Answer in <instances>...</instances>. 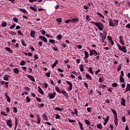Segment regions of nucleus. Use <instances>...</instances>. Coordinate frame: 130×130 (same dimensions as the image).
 Masks as SVG:
<instances>
[{"label":"nucleus","mask_w":130,"mask_h":130,"mask_svg":"<svg viewBox=\"0 0 130 130\" xmlns=\"http://www.w3.org/2000/svg\"><path fill=\"white\" fill-rule=\"evenodd\" d=\"M91 23L92 24H93V25L96 26V27H98L99 30H100V31H102V30H103V28H104V25L101 22H95L94 21H91Z\"/></svg>","instance_id":"1"},{"label":"nucleus","mask_w":130,"mask_h":130,"mask_svg":"<svg viewBox=\"0 0 130 130\" xmlns=\"http://www.w3.org/2000/svg\"><path fill=\"white\" fill-rule=\"evenodd\" d=\"M117 46L119 50H120L121 51H123L124 53H126V47L125 46H123L122 47H121V46H120V45L118 44Z\"/></svg>","instance_id":"2"},{"label":"nucleus","mask_w":130,"mask_h":130,"mask_svg":"<svg viewBox=\"0 0 130 130\" xmlns=\"http://www.w3.org/2000/svg\"><path fill=\"white\" fill-rule=\"evenodd\" d=\"M98 55V52H97V51H96V50L93 49V50H91L89 49V55H90V56H93V55Z\"/></svg>","instance_id":"3"},{"label":"nucleus","mask_w":130,"mask_h":130,"mask_svg":"<svg viewBox=\"0 0 130 130\" xmlns=\"http://www.w3.org/2000/svg\"><path fill=\"white\" fill-rule=\"evenodd\" d=\"M67 84L69 85V87L68 88L69 90L70 91H72V89H73V83L72 82L69 81H66Z\"/></svg>","instance_id":"4"},{"label":"nucleus","mask_w":130,"mask_h":130,"mask_svg":"<svg viewBox=\"0 0 130 130\" xmlns=\"http://www.w3.org/2000/svg\"><path fill=\"white\" fill-rule=\"evenodd\" d=\"M109 25L111 27H115V24H114V23H113V21H112L111 18H109Z\"/></svg>","instance_id":"5"},{"label":"nucleus","mask_w":130,"mask_h":130,"mask_svg":"<svg viewBox=\"0 0 130 130\" xmlns=\"http://www.w3.org/2000/svg\"><path fill=\"white\" fill-rule=\"evenodd\" d=\"M39 38L41 39V40H43L44 42H45L46 43H47V39L45 38V37L42 36H40Z\"/></svg>","instance_id":"6"},{"label":"nucleus","mask_w":130,"mask_h":130,"mask_svg":"<svg viewBox=\"0 0 130 130\" xmlns=\"http://www.w3.org/2000/svg\"><path fill=\"white\" fill-rule=\"evenodd\" d=\"M56 94V92H54L52 94H48L49 98H50V99H53V98H54V97H55Z\"/></svg>","instance_id":"7"},{"label":"nucleus","mask_w":130,"mask_h":130,"mask_svg":"<svg viewBox=\"0 0 130 130\" xmlns=\"http://www.w3.org/2000/svg\"><path fill=\"white\" fill-rule=\"evenodd\" d=\"M100 35L102 38V41H105V40L106 39V36H107V34H106V35H104L103 34L100 32Z\"/></svg>","instance_id":"8"},{"label":"nucleus","mask_w":130,"mask_h":130,"mask_svg":"<svg viewBox=\"0 0 130 130\" xmlns=\"http://www.w3.org/2000/svg\"><path fill=\"white\" fill-rule=\"evenodd\" d=\"M119 38L120 43L122 45H124V43L123 42V37H122V36H120Z\"/></svg>","instance_id":"9"},{"label":"nucleus","mask_w":130,"mask_h":130,"mask_svg":"<svg viewBox=\"0 0 130 130\" xmlns=\"http://www.w3.org/2000/svg\"><path fill=\"white\" fill-rule=\"evenodd\" d=\"M7 124L9 127H12L13 126L12 121L11 120H7Z\"/></svg>","instance_id":"10"},{"label":"nucleus","mask_w":130,"mask_h":130,"mask_svg":"<svg viewBox=\"0 0 130 130\" xmlns=\"http://www.w3.org/2000/svg\"><path fill=\"white\" fill-rule=\"evenodd\" d=\"M61 94H63V95L64 96V97H66L67 98H69V94H68V92L64 90H62L61 91Z\"/></svg>","instance_id":"11"},{"label":"nucleus","mask_w":130,"mask_h":130,"mask_svg":"<svg viewBox=\"0 0 130 130\" xmlns=\"http://www.w3.org/2000/svg\"><path fill=\"white\" fill-rule=\"evenodd\" d=\"M35 34H36V32H35V31L31 30L30 37H32V38H35Z\"/></svg>","instance_id":"12"},{"label":"nucleus","mask_w":130,"mask_h":130,"mask_svg":"<svg viewBox=\"0 0 130 130\" xmlns=\"http://www.w3.org/2000/svg\"><path fill=\"white\" fill-rule=\"evenodd\" d=\"M27 77V78H28V79H30V80L32 81V82H35V79L34 78V77L29 75H28Z\"/></svg>","instance_id":"13"},{"label":"nucleus","mask_w":130,"mask_h":130,"mask_svg":"<svg viewBox=\"0 0 130 130\" xmlns=\"http://www.w3.org/2000/svg\"><path fill=\"white\" fill-rule=\"evenodd\" d=\"M114 123L115 125L117 126L118 125V119L117 118V117H114Z\"/></svg>","instance_id":"14"},{"label":"nucleus","mask_w":130,"mask_h":130,"mask_svg":"<svg viewBox=\"0 0 130 130\" xmlns=\"http://www.w3.org/2000/svg\"><path fill=\"white\" fill-rule=\"evenodd\" d=\"M111 110L114 115V117H117V113H116V111L113 109H111Z\"/></svg>","instance_id":"15"},{"label":"nucleus","mask_w":130,"mask_h":130,"mask_svg":"<svg viewBox=\"0 0 130 130\" xmlns=\"http://www.w3.org/2000/svg\"><path fill=\"white\" fill-rule=\"evenodd\" d=\"M85 78H86L87 80H89L90 81L92 80V77H91V76H90V75H89V74L88 73L85 75Z\"/></svg>","instance_id":"16"},{"label":"nucleus","mask_w":130,"mask_h":130,"mask_svg":"<svg viewBox=\"0 0 130 130\" xmlns=\"http://www.w3.org/2000/svg\"><path fill=\"white\" fill-rule=\"evenodd\" d=\"M84 52L85 54V57H84V59H86L89 57V53L86 51H84Z\"/></svg>","instance_id":"17"},{"label":"nucleus","mask_w":130,"mask_h":130,"mask_svg":"<svg viewBox=\"0 0 130 130\" xmlns=\"http://www.w3.org/2000/svg\"><path fill=\"white\" fill-rule=\"evenodd\" d=\"M121 105L122 106H125V100L124 99H121Z\"/></svg>","instance_id":"18"},{"label":"nucleus","mask_w":130,"mask_h":130,"mask_svg":"<svg viewBox=\"0 0 130 130\" xmlns=\"http://www.w3.org/2000/svg\"><path fill=\"white\" fill-rule=\"evenodd\" d=\"M5 49L6 50H7V51H8V52H9L10 53H13V50L11 49L9 47H5Z\"/></svg>","instance_id":"19"},{"label":"nucleus","mask_w":130,"mask_h":130,"mask_svg":"<svg viewBox=\"0 0 130 130\" xmlns=\"http://www.w3.org/2000/svg\"><path fill=\"white\" fill-rule=\"evenodd\" d=\"M78 21L79 18H73L71 19V22H72V23H76V22H78Z\"/></svg>","instance_id":"20"},{"label":"nucleus","mask_w":130,"mask_h":130,"mask_svg":"<svg viewBox=\"0 0 130 130\" xmlns=\"http://www.w3.org/2000/svg\"><path fill=\"white\" fill-rule=\"evenodd\" d=\"M37 116V120L38 121L37 122V124H40V123L41 122V118L39 117L38 115Z\"/></svg>","instance_id":"21"},{"label":"nucleus","mask_w":130,"mask_h":130,"mask_svg":"<svg viewBox=\"0 0 130 130\" xmlns=\"http://www.w3.org/2000/svg\"><path fill=\"white\" fill-rule=\"evenodd\" d=\"M79 69H80V72H84V65H83L82 64H80L79 66Z\"/></svg>","instance_id":"22"},{"label":"nucleus","mask_w":130,"mask_h":130,"mask_svg":"<svg viewBox=\"0 0 130 130\" xmlns=\"http://www.w3.org/2000/svg\"><path fill=\"white\" fill-rule=\"evenodd\" d=\"M9 75H6L3 77L4 81H9Z\"/></svg>","instance_id":"23"},{"label":"nucleus","mask_w":130,"mask_h":130,"mask_svg":"<svg viewBox=\"0 0 130 130\" xmlns=\"http://www.w3.org/2000/svg\"><path fill=\"white\" fill-rule=\"evenodd\" d=\"M128 91H130V84H127L126 87V92H128Z\"/></svg>","instance_id":"24"},{"label":"nucleus","mask_w":130,"mask_h":130,"mask_svg":"<svg viewBox=\"0 0 130 130\" xmlns=\"http://www.w3.org/2000/svg\"><path fill=\"white\" fill-rule=\"evenodd\" d=\"M57 62H58V60H56L55 62L53 63L52 65V68H55V67H56L57 64Z\"/></svg>","instance_id":"25"},{"label":"nucleus","mask_w":130,"mask_h":130,"mask_svg":"<svg viewBox=\"0 0 130 130\" xmlns=\"http://www.w3.org/2000/svg\"><path fill=\"white\" fill-rule=\"evenodd\" d=\"M55 91H56V92H57L58 93H61V91H60V89L58 87L56 86L55 87Z\"/></svg>","instance_id":"26"},{"label":"nucleus","mask_w":130,"mask_h":130,"mask_svg":"<svg viewBox=\"0 0 130 130\" xmlns=\"http://www.w3.org/2000/svg\"><path fill=\"white\" fill-rule=\"evenodd\" d=\"M20 11L22 12V13H24L25 14H28V12L25 10V9L20 8L19 9Z\"/></svg>","instance_id":"27"},{"label":"nucleus","mask_w":130,"mask_h":130,"mask_svg":"<svg viewBox=\"0 0 130 130\" xmlns=\"http://www.w3.org/2000/svg\"><path fill=\"white\" fill-rule=\"evenodd\" d=\"M119 80L121 83H124V78H123L122 76H120Z\"/></svg>","instance_id":"28"},{"label":"nucleus","mask_w":130,"mask_h":130,"mask_svg":"<svg viewBox=\"0 0 130 130\" xmlns=\"http://www.w3.org/2000/svg\"><path fill=\"white\" fill-rule=\"evenodd\" d=\"M13 72L15 74H19V69L18 68H15L13 70Z\"/></svg>","instance_id":"29"},{"label":"nucleus","mask_w":130,"mask_h":130,"mask_svg":"<svg viewBox=\"0 0 130 130\" xmlns=\"http://www.w3.org/2000/svg\"><path fill=\"white\" fill-rule=\"evenodd\" d=\"M7 25H8V24L7 23V22L6 21L2 22V27H6Z\"/></svg>","instance_id":"30"},{"label":"nucleus","mask_w":130,"mask_h":130,"mask_svg":"<svg viewBox=\"0 0 130 130\" xmlns=\"http://www.w3.org/2000/svg\"><path fill=\"white\" fill-rule=\"evenodd\" d=\"M89 72L91 74V75L93 74V68L90 67L88 70Z\"/></svg>","instance_id":"31"},{"label":"nucleus","mask_w":130,"mask_h":130,"mask_svg":"<svg viewBox=\"0 0 130 130\" xmlns=\"http://www.w3.org/2000/svg\"><path fill=\"white\" fill-rule=\"evenodd\" d=\"M29 8L30 9V10H32V11H34V12H37V10L36 9V8H35V7H34L32 6H30Z\"/></svg>","instance_id":"32"},{"label":"nucleus","mask_w":130,"mask_h":130,"mask_svg":"<svg viewBox=\"0 0 130 130\" xmlns=\"http://www.w3.org/2000/svg\"><path fill=\"white\" fill-rule=\"evenodd\" d=\"M121 66H122V64L120 63L119 66L117 67V72H119L121 70Z\"/></svg>","instance_id":"33"},{"label":"nucleus","mask_w":130,"mask_h":130,"mask_svg":"<svg viewBox=\"0 0 130 130\" xmlns=\"http://www.w3.org/2000/svg\"><path fill=\"white\" fill-rule=\"evenodd\" d=\"M62 38V36H61V35H58L56 37V39H57V40H61Z\"/></svg>","instance_id":"34"},{"label":"nucleus","mask_w":130,"mask_h":130,"mask_svg":"<svg viewBox=\"0 0 130 130\" xmlns=\"http://www.w3.org/2000/svg\"><path fill=\"white\" fill-rule=\"evenodd\" d=\"M115 26H118V20H114Z\"/></svg>","instance_id":"35"},{"label":"nucleus","mask_w":130,"mask_h":130,"mask_svg":"<svg viewBox=\"0 0 130 130\" xmlns=\"http://www.w3.org/2000/svg\"><path fill=\"white\" fill-rule=\"evenodd\" d=\"M21 44L23 45V46H26L27 45L25 44V41L24 40H21Z\"/></svg>","instance_id":"36"},{"label":"nucleus","mask_w":130,"mask_h":130,"mask_svg":"<svg viewBox=\"0 0 130 130\" xmlns=\"http://www.w3.org/2000/svg\"><path fill=\"white\" fill-rule=\"evenodd\" d=\"M84 121L86 124H87V125H89V124L91 123L90 121L87 119H84Z\"/></svg>","instance_id":"37"},{"label":"nucleus","mask_w":130,"mask_h":130,"mask_svg":"<svg viewBox=\"0 0 130 130\" xmlns=\"http://www.w3.org/2000/svg\"><path fill=\"white\" fill-rule=\"evenodd\" d=\"M31 100V99H30V98L29 97V96H27L26 97V102H27L28 103H29V102H30Z\"/></svg>","instance_id":"38"},{"label":"nucleus","mask_w":130,"mask_h":130,"mask_svg":"<svg viewBox=\"0 0 130 130\" xmlns=\"http://www.w3.org/2000/svg\"><path fill=\"white\" fill-rule=\"evenodd\" d=\"M78 124L79 125V126L80 127V129H81V130L84 129V127H83V124H82L80 122H78Z\"/></svg>","instance_id":"39"},{"label":"nucleus","mask_w":130,"mask_h":130,"mask_svg":"<svg viewBox=\"0 0 130 130\" xmlns=\"http://www.w3.org/2000/svg\"><path fill=\"white\" fill-rule=\"evenodd\" d=\"M17 34H18L19 35H21V36H24V34H23V33H22V31H21L20 30H18L17 31Z\"/></svg>","instance_id":"40"},{"label":"nucleus","mask_w":130,"mask_h":130,"mask_svg":"<svg viewBox=\"0 0 130 130\" xmlns=\"http://www.w3.org/2000/svg\"><path fill=\"white\" fill-rule=\"evenodd\" d=\"M25 64H26V61H25V60H22L20 63V66H25Z\"/></svg>","instance_id":"41"},{"label":"nucleus","mask_w":130,"mask_h":130,"mask_svg":"<svg viewBox=\"0 0 130 130\" xmlns=\"http://www.w3.org/2000/svg\"><path fill=\"white\" fill-rule=\"evenodd\" d=\"M13 21H14V22H15V23H18L19 19H18V18H17V17H14Z\"/></svg>","instance_id":"42"},{"label":"nucleus","mask_w":130,"mask_h":130,"mask_svg":"<svg viewBox=\"0 0 130 130\" xmlns=\"http://www.w3.org/2000/svg\"><path fill=\"white\" fill-rule=\"evenodd\" d=\"M96 127L98 128H99L100 129H102L103 126L102 125H101V124H99L96 125Z\"/></svg>","instance_id":"43"},{"label":"nucleus","mask_w":130,"mask_h":130,"mask_svg":"<svg viewBox=\"0 0 130 130\" xmlns=\"http://www.w3.org/2000/svg\"><path fill=\"white\" fill-rule=\"evenodd\" d=\"M39 92L40 93V94H42V95H44V92H43V90H42V89L40 88L39 89Z\"/></svg>","instance_id":"44"},{"label":"nucleus","mask_w":130,"mask_h":130,"mask_svg":"<svg viewBox=\"0 0 130 130\" xmlns=\"http://www.w3.org/2000/svg\"><path fill=\"white\" fill-rule=\"evenodd\" d=\"M15 27H16V23L12 24L11 26L9 27V28L10 29H14V28H15Z\"/></svg>","instance_id":"45"},{"label":"nucleus","mask_w":130,"mask_h":130,"mask_svg":"<svg viewBox=\"0 0 130 130\" xmlns=\"http://www.w3.org/2000/svg\"><path fill=\"white\" fill-rule=\"evenodd\" d=\"M56 21L58 22V23H61V21H62V20L61 19V18H58L56 19Z\"/></svg>","instance_id":"46"},{"label":"nucleus","mask_w":130,"mask_h":130,"mask_svg":"<svg viewBox=\"0 0 130 130\" xmlns=\"http://www.w3.org/2000/svg\"><path fill=\"white\" fill-rule=\"evenodd\" d=\"M121 120L123 122H125V121H126V120L125 119V116L122 117Z\"/></svg>","instance_id":"47"},{"label":"nucleus","mask_w":130,"mask_h":130,"mask_svg":"<svg viewBox=\"0 0 130 130\" xmlns=\"http://www.w3.org/2000/svg\"><path fill=\"white\" fill-rule=\"evenodd\" d=\"M97 14L98 15V16H100V17L103 18V19H104V16L102 15L101 13H100V12H98Z\"/></svg>","instance_id":"48"},{"label":"nucleus","mask_w":130,"mask_h":130,"mask_svg":"<svg viewBox=\"0 0 130 130\" xmlns=\"http://www.w3.org/2000/svg\"><path fill=\"white\" fill-rule=\"evenodd\" d=\"M55 110H58V111H62V110H63V109H60L58 107H56V108H55Z\"/></svg>","instance_id":"49"},{"label":"nucleus","mask_w":130,"mask_h":130,"mask_svg":"<svg viewBox=\"0 0 130 130\" xmlns=\"http://www.w3.org/2000/svg\"><path fill=\"white\" fill-rule=\"evenodd\" d=\"M109 120V116H108L106 118V119L104 120V121L106 122H108Z\"/></svg>","instance_id":"50"},{"label":"nucleus","mask_w":130,"mask_h":130,"mask_svg":"<svg viewBox=\"0 0 130 130\" xmlns=\"http://www.w3.org/2000/svg\"><path fill=\"white\" fill-rule=\"evenodd\" d=\"M41 32L42 35H45V34H46V32H45L44 30H41Z\"/></svg>","instance_id":"51"},{"label":"nucleus","mask_w":130,"mask_h":130,"mask_svg":"<svg viewBox=\"0 0 130 130\" xmlns=\"http://www.w3.org/2000/svg\"><path fill=\"white\" fill-rule=\"evenodd\" d=\"M70 22H72L71 19H68V20L64 21V22L66 23V24H69V23H70Z\"/></svg>","instance_id":"52"},{"label":"nucleus","mask_w":130,"mask_h":130,"mask_svg":"<svg viewBox=\"0 0 130 130\" xmlns=\"http://www.w3.org/2000/svg\"><path fill=\"white\" fill-rule=\"evenodd\" d=\"M118 84H117V83H113L112 85V87H117Z\"/></svg>","instance_id":"53"},{"label":"nucleus","mask_w":130,"mask_h":130,"mask_svg":"<svg viewBox=\"0 0 130 130\" xmlns=\"http://www.w3.org/2000/svg\"><path fill=\"white\" fill-rule=\"evenodd\" d=\"M49 41L50 43H53V44H54V43H55L54 40L50 39V40H49Z\"/></svg>","instance_id":"54"},{"label":"nucleus","mask_w":130,"mask_h":130,"mask_svg":"<svg viewBox=\"0 0 130 130\" xmlns=\"http://www.w3.org/2000/svg\"><path fill=\"white\" fill-rule=\"evenodd\" d=\"M1 113L4 115V116H8V114H6V112L3 111V112H1Z\"/></svg>","instance_id":"55"},{"label":"nucleus","mask_w":130,"mask_h":130,"mask_svg":"<svg viewBox=\"0 0 130 130\" xmlns=\"http://www.w3.org/2000/svg\"><path fill=\"white\" fill-rule=\"evenodd\" d=\"M100 69H98L95 72V75L97 76L98 75L99 73H100Z\"/></svg>","instance_id":"56"},{"label":"nucleus","mask_w":130,"mask_h":130,"mask_svg":"<svg viewBox=\"0 0 130 130\" xmlns=\"http://www.w3.org/2000/svg\"><path fill=\"white\" fill-rule=\"evenodd\" d=\"M15 124L16 126H18V119H17V118H15Z\"/></svg>","instance_id":"57"},{"label":"nucleus","mask_w":130,"mask_h":130,"mask_svg":"<svg viewBox=\"0 0 130 130\" xmlns=\"http://www.w3.org/2000/svg\"><path fill=\"white\" fill-rule=\"evenodd\" d=\"M17 111H18L17 110V108L16 107H14L13 112L14 113H17Z\"/></svg>","instance_id":"58"},{"label":"nucleus","mask_w":130,"mask_h":130,"mask_svg":"<svg viewBox=\"0 0 130 130\" xmlns=\"http://www.w3.org/2000/svg\"><path fill=\"white\" fill-rule=\"evenodd\" d=\"M69 122H71V123H73V122H76V120H72V119H69Z\"/></svg>","instance_id":"59"},{"label":"nucleus","mask_w":130,"mask_h":130,"mask_svg":"<svg viewBox=\"0 0 130 130\" xmlns=\"http://www.w3.org/2000/svg\"><path fill=\"white\" fill-rule=\"evenodd\" d=\"M46 76L48 77V78H49L50 77V72H48L46 73Z\"/></svg>","instance_id":"60"},{"label":"nucleus","mask_w":130,"mask_h":130,"mask_svg":"<svg viewBox=\"0 0 130 130\" xmlns=\"http://www.w3.org/2000/svg\"><path fill=\"white\" fill-rule=\"evenodd\" d=\"M25 123L27 126H30V123L28 122V121H26Z\"/></svg>","instance_id":"61"},{"label":"nucleus","mask_w":130,"mask_h":130,"mask_svg":"<svg viewBox=\"0 0 130 130\" xmlns=\"http://www.w3.org/2000/svg\"><path fill=\"white\" fill-rule=\"evenodd\" d=\"M99 82L100 83H101V82H103V79H102L101 77H100L99 79Z\"/></svg>","instance_id":"62"},{"label":"nucleus","mask_w":130,"mask_h":130,"mask_svg":"<svg viewBox=\"0 0 130 130\" xmlns=\"http://www.w3.org/2000/svg\"><path fill=\"white\" fill-rule=\"evenodd\" d=\"M126 27L130 29V23H128L126 25Z\"/></svg>","instance_id":"63"},{"label":"nucleus","mask_w":130,"mask_h":130,"mask_svg":"<svg viewBox=\"0 0 130 130\" xmlns=\"http://www.w3.org/2000/svg\"><path fill=\"white\" fill-rule=\"evenodd\" d=\"M7 102H10L11 101V98L10 96H7Z\"/></svg>","instance_id":"64"}]
</instances>
